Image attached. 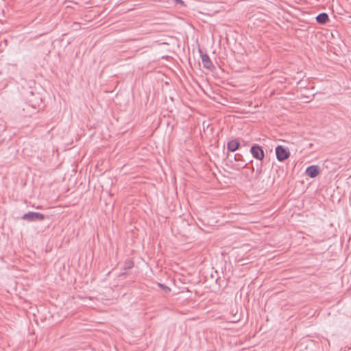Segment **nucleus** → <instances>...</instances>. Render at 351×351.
<instances>
[{
	"instance_id": "nucleus-10",
	"label": "nucleus",
	"mask_w": 351,
	"mask_h": 351,
	"mask_svg": "<svg viewBox=\"0 0 351 351\" xmlns=\"http://www.w3.org/2000/svg\"><path fill=\"white\" fill-rule=\"evenodd\" d=\"M241 157V156L240 154H236L234 156V158L236 160H239V158Z\"/></svg>"
},
{
	"instance_id": "nucleus-2",
	"label": "nucleus",
	"mask_w": 351,
	"mask_h": 351,
	"mask_svg": "<svg viewBox=\"0 0 351 351\" xmlns=\"http://www.w3.org/2000/svg\"><path fill=\"white\" fill-rule=\"evenodd\" d=\"M22 219L28 221H43L45 219L43 214L36 212H29L23 215Z\"/></svg>"
},
{
	"instance_id": "nucleus-6",
	"label": "nucleus",
	"mask_w": 351,
	"mask_h": 351,
	"mask_svg": "<svg viewBox=\"0 0 351 351\" xmlns=\"http://www.w3.org/2000/svg\"><path fill=\"white\" fill-rule=\"evenodd\" d=\"M240 147V142L238 138H234L229 142H228L227 144V149L230 152H235Z\"/></svg>"
},
{
	"instance_id": "nucleus-1",
	"label": "nucleus",
	"mask_w": 351,
	"mask_h": 351,
	"mask_svg": "<svg viewBox=\"0 0 351 351\" xmlns=\"http://www.w3.org/2000/svg\"><path fill=\"white\" fill-rule=\"evenodd\" d=\"M36 108L28 104H23L21 106L17 108L16 113L21 118L31 117L32 115L36 114Z\"/></svg>"
},
{
	"instance_id": "nucleus-7",
	"label": "nucleus",
	"mask_w": 351,
	"mask_h": 351,
	"mask_svg": "<svg viewBox=\"0 0 351 351\" xmlns=\"http://www.w3.org/2000/svg\"><path fill=\"white\" fill-rule=\"evenodd\" d=\"M203 66L208 69H212L214 66L208 54L201 55Z\"/></svg>"
},
{
	"instance_id": "nucleus-9",
	"label": "nucleus",
	"mask_w": 351,
	"mask_h": 351,
	"mask_svg": "<svg viewBox=\"0 0 351 351\" xmlns=\"http://www.w3.org/2000/svg\"><path fill=\"white\" fill-rule=\"evenodd\" d=\"M158 286H159L161 289H163L166 293H168V292H169V291H171L170 288H169V287H168L167 286L165 285H162V284H161V283H158Z\"/></svg>"
},
{
	"instance_id": "nucleus-4",
	"label": "nucleus",
	"mask_w": 351,
	"mask_h": 351,
	"mask_svg": "<svg viewBox=\"0 0 351 351\" xmlns=\"http://www.w3.org/2000/svg\"><path fill=\"white\" fill-rule=\"evenodd\" d=\"M250 152L253 157L257 160H262L264 158V151L263 148L258 145H254L252 146Z\"/></svg>"
},
{
	"instance_id": "nucleus-3",
	"label": "nucleus",
	"mask_w": 351,
	"mask_h": 351,
	"mask_svg": "<svg viewBox=\"0 0 351 351\" xmlns=\"http://www.w3.org/2000/svg\"><path fill=\"white\" fill-rule=\"evenodd\" d=\"M276 154L278 160L282 162L287 159L290 156L289 149L285 148L282 145H278L276 147Z\"/></svg>"
},
{
	"instance_id": "nucleus-5",
	"label": "nucleus",
	"mask_w": 351,
	"mask_h": 351,
	"mask_svg": "<svg viewBox=\"0 0 351 351\" xmlns=\"http://www.w3.org/2000/svg\"><path fill=\"white\" fill-rule=\"evenodd\" d=\"M306 173L310 178H315L319 173V167L317 165H311L306 168Z\"/></svg>"
},
{
	"instance_id": "nucleus-11",
	"label": "nucleus",
	"mask_w": 351,
	"mask_h": 351,
	"mask_svg": "<svg viewBox=\"0 0 351 351\" xmlns=\"http://www.w3.org/2000/svg\"><path fill=\"white\" fill-rule=\"evenodd\" d=\"M132 266H133V263H132V262H130H130L128 263V268H130V267H132Z\"/></svg>"
},
{
	"instance_id": "nucleus-8",
	"label": "nucleus",
	"mask_w": 351,
	"mask_h": 351,
	"mask_svg": "<svg viewBox=\"0 0 351 351\" xmlns=\"http://www.w3.org/2000/svg\"><path fill=\"white\" fill-rule=\"evenodd\" d=\"M316 20L319 24H326L329 21V18L326 13L323 12L317 16Z\"/></svg>"
}]
</instances>
